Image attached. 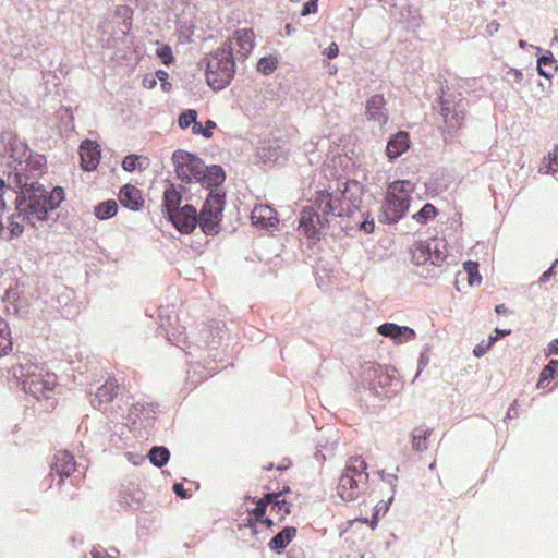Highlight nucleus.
<instances>
[{
    "label": "nucleus",
    "mask_w": 558,
    "mask_h": 558,
    "mask_svg": "<svg viewBox=\"0 0 558 558\" xmlns=\"http://www.w3.org/2000/svg\"><path fill=\"white\" fill-rule=\"evenodd\" d=\"M7 153L12 159L7 179H0V208L13 204L15 213L8 219L11 238L20 236L24 226L36 227L48 219V213L58 208L64 198L61 187L50 193L37 181L43 165L41 156H32L26 144L16 136L8 140Z\"/></svg>",
    "instance_id": "nucleus-1"
},
{
    "label": "nucleus",
    "mask_w": 558,
    "mask_h": 558,
    "mask_svg": "<svg viewBox=\"0 0 558 558\" xmlns=\"http://www.w3.org/2000/svg\"><path fill=\"white\" fill-rule=\"evenodd\" d=\"M354 162L348 156L333 155L328 158L324 175L329 183L316 193L312 206L304 207L300 217V228L308 239H317L319 230L328 222V217L342 216L345 213L344 201L350 186L359 187L356 175L350 183V168Z\"/></svg>",
    "instance_id": "nucleus-2"
},
{
    "label": "nucleus",
    "mask_w": 558,
    "mask_h": 558,
    "mask_svg": "<svg viewBox=\"0 0 558 558\" xmlns=\"http://www.w3.org/2000/svg\"><path fill=\"white\" fill-rule=\"evenodd\" d=\"M225 193L211 190L197 216L192 205H185L179 210L170 211L169 219L182 233L192 232L197 223L206 234H217L225 208Z\"/></svg>",
    "instance_id": "nucleus-3"
},
{
    "label": "nucleus",
    "mask_w": 558,
    "mask_h": 558,
    "mask_svg": "<svg viewBox=\"0 0 558 558\" xmlns=\"http://www.w3.org/2000/svg\"><path fill=\"white\" fill-rule=\"evenodd\" d=\"M172 162L177 177L182 182L195 181L210 191L218 190L226 179L221 167L216 165L206 167L201 158L183 149L173 153Z\"/></svg>",
    "instance_id": "nucleus-4"
},
{
    "label": "nucleus",
    "mask_w": 558,
    "mask_h": 558,
    "mask_svg": "<svg viewBox=\"0 0 558 558\" xmlns=\"http://www.w3.org/2000/svg\"><path fill=\"white\" fill-rule=\"evenodd\" d=\"M365 470L366 464L361 458L355 457L348 461L337 487L338 495L342 500H356L364 493L368 482V474Z\"/></svg>",
    "instance_id": "nucleus-5"
},
{
    "label": "nucleus",
    "mask_w": 558,
    "mask_h": 558,
    "mask_svg": "<svg viewBox=\"0 0 558 558\" xmlns=\"http://www.w3.org/2000/svg\"><path fill=\"white\" fill-rule=\"evenodd\" d=\"M414 184L409 180L395 181L389 184L383 205L384 218L388 223L401 219L411 205Z\"/></svg>",
    "instance_id": "nucleus-6"
},
{
    "label": "nucleus",
    "mask_w": 558,
    "mask_h": 558,
    "mask_svg": "<svg viewBox=\"0 0 558 558\" xmlns=\"http://www.w3.org/2000/svg\"><path fill=\"white\" fill-rule=\"evenodd\" d=\"M14 376L22 380L23 389L36 399L49 398L48 393L53 390L56 385L52 374L34 364L20 365L14 371Z\"/></svg>",
    "instance_id": "nucleus-7"
},
{
    "label": "nucleus",
    "mask_w": 558,
    "mask_h": 558,
    "mask_svg": "<svg viewBox=\"0 0 558 558\" xmlns=\"http://www.w3.org/2000/svg\"><path fill=\"white\" fill-rule=\"evenodd\" d=\"M230 53V50L220 48L207 60L206 80L213 89H222L233 77L235 59Z\"/></svg>",
    "instance_id": "nucleus-8"
},
{
    "label": "nucleus",
    "mask_w": 558,
    "mask_h": 558,
    "mask_svg": "<svg viewBox=\"0 0 558 558\" xmlns=\"http://www.w3.org/2000/svg\"><path fill=\"white\" fill-rule=\"evenodd\" d=\"M411 256L417 266H440L447 257V242L439 238L416 242L411 248Z\"/></svg>",
    "instance_id": "nucleus-9"
},
{
    "label": "nucleus",
    "mask_w": 558,
    "mask_h": 558,
    "mask_svg": "<svg viewBox=\"0 0 558 558\" xmlns=\"http://www.w3.org/2000/svg\"><path fill=\"white\" fill-rule=\"evenodd\" d=\"M222 48L230 50L234 59H245L254 48L253 31L247 28L235 31Z\"/></svg>",
    "instance_id": "nucleus-10"
},
{
    "label": "nucleus",
    "mask_w": 558,
    "mask_h": 558,
    "mask_svg": "<svg viewBox=\"0 0 558 558\" xmlns=\"http://www.w3.org/2000/svg\"><path fill=\"white\" fill-rule=\"evenodd\" d=\"M440 113L449 132H451L462 124L465 118V105L462 99L456 100L450 96L444 97Z\"/></svg>",
    "instance_id": "nucleus-11"
},
{
    "label": "nucleus",
    "mask_w": 558,
    "mask_h": 558,
    "mask_svg": "<svg viewBox=\"0 0 558 558\" xmlns=\"http://www.w3.org/2000/svg\"><path fill=\"white\" fill-rule=\"evenodd\" d=\"M377 332L391 339L395 344H402L415 339V331L408 326H399L393 323H385L378 326Z\"/></svg>",
    "instance_id": "nucleus-12"
},
{
    "label": "nucleus",
    "mask_w": 558,
    "mask_h": 558,
    "mask_svg": "<svg viewBox=\"0 0 558 558\" xmlns=\"http://www.w3.org/2000/svg\"><path fill=\"white\" fill-rule=\"evenodd\" d=\"M118 385L114 380H107L102 386H100L92 399V405L104 412H111L113 407L110 403L113 401L114 396L117 395Z\"/></svg>",
    "instance_id": "nucleus-13"
},
{
    "label": "nucleus",
    "mask_w": 558,
    "mask_h": 558,
    "mask_svg": "<svg viewBox=\"0 0 558 558\" xmlns=\"http://www.w3.org/2000/svg\"><path fill=\"white\" fill-rule=\"evenodd\" d=\"M82 168L85 171L96 169L100 160L99 145L90 140H85L80 147Z\"/></svg>",
    "instance_id": "nucleus-14"
},
{
    "label": "nucleus",
    "mask_w": 558,
    "mask_h": 558,
    "mask_svg": "<svg viewBox=\"0 0 558 558\" xmlns=\"http://www.w3.org/2000/svg\"><path fill=\"white\" fill-rule=\"evenodd\" d=\"M253 225L260 228H272L278 223L276 211L268 205H257L251 214Z\"/></svg>",
    "instance_id": "nucleus-15"
},
{
    "label": "nucleus",
    "mask_w": 558,
    "mask_h": 558,
    "mask_svg": "<svg viewBox=\"0 0 558 558\" xmlns=\"http://www.w3.org/2000/svg\"><path fill=\"white\" fill-rule=\"evenodd\" d=\"M384 106L385 100L380 95L371 97L366 104L367 118L375 121L379 126L384 125L388 119V114Z\"/></svg>",
    "instance_id": "nucleus-16"
},
{
    "label": "nucleus",
    "mask_w": 558,
    "mask_h": 558,
    "mask_svg": "<svg viewBox=\"0 0 558 558\" xmlns=\"http://www.w3.org/2000/svg\"><path fill=\"white\" fill-rule=\"evenodd\" d=\"M75 468L74 457L68 451H60L54 456L52 469L60 476V483L63 482L64 477L70 476Z\"/></svg>",
    "instance_id": "nucleus-17"
},
{
    "label": "nucleus",
    "mask_w": 558,
    "mask_h": 558,
    "mask_svg": "<svg viewBox=\"0 0 558 558\" xmlns=\"http://www.w3.org/2000/svg\"><path fill=\"white\" fill-rule=\"evenodd\" d=\"M409 135L405 132L396 133L387 143L386 153L389 159H396L409 149Z\"/></svg>",
    "instance_id": "nucleus-18"
},
{
    "label": "nucleus",
    "mask_w": 558,
    "mask_h": 558,
    "mask_svg": "<svg viewBox=\"0 0 558 558\" xmlns=\"http://www.w3.org/2000/svg\"><path fill=\"white\" fill-rule=\"evenodd\" d=\"M119 199L124 207L132 210H138L143 205L140 191L132 185H125L121 189Z\"/></svg>",
    "instance_id": "nucleus-19"
},
{
    "label": "nucleus",
    "mask_w": 558,
    "mask_h": 558,
    "mask_svg": "<svg viewBox=\"0 0 558 558\" xmlns=\"http://www.w3.org/2000/svg\"><path fill=\"white\" fill-rule=\"evenodd\" d=\"M4 301L7 302L8 312H13L17 316L27 314L28 303L24 298H20L15 291H8Z\"/></svg>",
    "instance_id": "nucleus-20"
},
{
    "label": "nucleus",
    "mask_w": 558,
    "mask_h": 558,
    "mask_svg": "<svg viewBox=\"0 0 558 558\" xmlns=\"http://www.w3.org/2000/svg\"><path fill=\"white\" fill-rule=\"evenodd\" d=\"M295 534L296 530L294 527L289 526L283 529L280 533L271 538L269 543L270 548L277 550L283 549L292 541Z\"/></svg>",
    "instance_id": "nucleus-21"
},
{
    "label": "nucleus",
    "mask_w": 558,
    "mask_h": 558,
    "mask_svg": "<svg viewBox=\"0 0 558 558\" xmlns=\"http://www.w3.org/2000/svg\"><path fill=\"white\" fill-rule=\"evenodd\" d=\"M149 166L147 157L138 155H129L122 161V168L125 171L132 172L134 170L143 171Z\"/></svg>",
    "instance_id": "nucleus-22"
},
{
    "label": "nucleus",
    "mask_w": 558,
    "mask_h": 558,
    "mask_svg": "<svg viewBox=\"0 0 558 558\" xmlns=\"http://www.w3.org/2000/svg\"><path fill=\"white\" fill-rule=\"evenodd\" d=\"M558 169V144L542 160L538 168L541 173H555Z\"/></svg>",
    "instance_id": "nucleus-23"
},
{
    "label": "nucleus",
    "mask_w": 558,
    "mask_h": 558,
    "mask_svg": "<svg viewBox=\"0 0 558 558\" xmlns=\"http://www.w3.org/2000/svg\"><path fill=\"white\" fill-rule=\"evenodd\" d=\"M12 350V339L9 325L0 318V357L7 355Z\"/></svg>",
    "instance_id": "nucleus-24"
},
{
    "label": "nucleus",
    "mask_w": 558,
    "mask_h": 558,
    "mask_svg": "<svg viewBox=\"0 0 558 558\" xmlns=\"http://www.w3.org/2000/svg\"><path fill=\"white\" fill-rule=\"evenodd\" d=\"M181 194L174 189H167L163 194L165 208L168 216L170 211L179 210L181 204Z\"/></svg>",
    "instance_id": "nucleus-25"
},
{
    "label": "nucleus",
    "mask_w": 558,
    "mask_h": 558,
    "mask_svg": "<svg viewBox=\"0 0 558 558\" xmlns=\"http://www.w3.org/2000/svg\"><path fill=\"white\" fill-rule=\"evenodd\" d=\"M118 205L114 201H106L95 207V215L98 219H108L117 214Z\"/></svg>",
    "instance_id": "nucleus-26"
},
{
    "label": "nucleus",
    "mask_w": 558,
    "mask_h": 558,
    "mask_svg": "<svg viewBox=\"0 0 558 558\" xmlns=\"http://www.w3.org/2000/svg\"><path fill=\"white\" fill-rule=\"evenodd\" d=\"M150 462L156 466L165 465L170 458V452L166 447H154L148 453Z\"/></svg>",
    "instance_id": "nucleus-27"
},
{
    "label": "nucleus",
    "mask_w": 558,
    "mask_h": 558,
    "mask_svg": "<svg viewBox=\"0 0 558 558\" xmlns=\"http://www.w3.org/2000/svg\"><path fill=\"white\" fill-rule=\"evenodd\" d=\"M437 214V209L434 205L427 203L425 204L417 213H415L412 218L418 223H426L432 220Z\"/></svg>",
    "instance_id": "nucleus-28"
},
{
    "label": "nucleus",
    "mask_w": 558,
    "mask_h": 558,
    "mask_svg": "<svg viewBox=\"0 0 558 558\" xmlns=\"http://www.w3.org/2000/svg\"><path fill=\"white\" fill-rule=\"evenodd\" d=\"M464 271L468 275L470 286H478L482 282V276L478 272V264L476 262H465L463 264Z\"/></svg>",
    "instance_id": "nucleus-29"
},
{
    "label": "nucleus",
    "mask_w": 558,
    "mask_h": 558,
    "mask_svg": "<svg viewBox=\"0 0 558 558\" xmlns=\"http://www.w3.org/2000/svg\"><path fill=\"white\" fill-rule=\"evenodd\" d=\"M558 371V360H550L549 363L542 369L541 378L537 383L538 388L544 387V381L554 378Z\"/></svg>",
    "instance_id": "nucleus-30"
},
{
    "label": "nucleus",
    "mask_w": 558,
    "mask_h": 558,
    "mask_svg": "<svg viewBox=\"0 0 558 558\" xmlns=\"http://www.w3.org/2000/svg\"><path fill=\"white\" fill-rule=\"evenodd\" d=\"M277 63L278 61L276 57H264L259 59L257 63V70L265 75H269L276 70Z\"/></svg>",
    "instance_id": "nucleus-31"
},
{
    "label": "nucleus",
    "mask_w": 558,
    "mask_h": 558,
    "mask_svg": "<svg viewBox=\"0 0 558 558\" xmlns=\"http://www.w3.org/2000/svg\"><path fill=\"white\" fill-rule=\"evenodd\" d=\"M426 430L423 428L414 429L412 434V447L416 451H423L426 449Z\"/></svg>",
    "instance_id": "nucleus-32"
},
{
    "label": "nucleus",
    "mask_w": 558,
    "mask_h": 558,
    "mask_svg": "<svg viewBox=\"0 0 558 558\" xmlns=\"http://www.w3.org/2000/svg\"><path fill=\"white\" fill-rule=\"evenodd\" d=\"M197 119V112L193 109H189L183 111L178 120L179 126L181 129H186L192 125L193 122Z\"/></svg>",
    "instance_id": "nucleus-33"
},
{
    "label": "nucleus",
    "mask_w": 558,
    "mask_h": 558,
    "mask_svg": "<svg viewBox=\"0 0 558 558\" xmlns=\"http://www.w3.org/2000/svg\"><path fill=\"white\" fill-rule=\"evenodd\" d=\"M93 558H120V553L116 548L95 547L92 551Z\"/></svg>",
    "instance_id": "nucleus-34"
},
{
    "label": "nucleus",
    "mask_w": 558,
    "mask_h": 558,
    "mask_svg": "<svg viewBox=\"0 0 558 558\" xmlns=\"http://www.w3.org/2000/svg\"><path fill=\"white\" fill-rule=\"evenodd\" d=\"M496 342V338H493V337H489L488 341L486 343L482 342L480 344H477L474 350H473V353L476 357H481L483 356L489 349L490 347Z\"/></svg>",
    "instance_id": "nucleus-35"
},
{
    "label": "nucleus",
    "mask_w": 558,
    "mask_h": 558,
    "mask_svg": "<svg viewBox=\"0 0 558 558\" xmlns=\"http://www.w3.org/2000/svg\"><path fill=\"white\" fill-rule=\"evenodd\" d=\"M157 56L162 60L165 64H169L172 60V51L169 46H162L157 49Z\"/></svg>",
    "instance_id": "nucleus-36"
},
{
    "label": "nucleus",
    "mask_w": 558,
    "mask_h": 558,
    "mask_svg": "<svg viewBox=\"0 0 558 558\" xmlns=\"http://www.w3.org/2000/svg\"><path fill=\"white\" fill-rule=\"evenodd\" d=\"M260 158H264V162H276L277 161V153L271 151L270 149H266L265 147L262 148Z\"/></svg>",
    "instance_id": "nucleus-37"
},
{
    "label": "nucleus",
    "mask_w": 558,
    "mask_h": 558,
    "mask_svg": "<svg viewBox=\"0 0 558 558\" xmlns=\"http://www.w3.org/2000/svg\"><path fill=\"white\" fill-rule=\"evenodd\" d=\"M555 62L553 53L550 51H546L545 54L541 56L537 60L539 66H547Z\"/></svg>",
    "instance_id": "nucleus-38"
},
{
    "label": "nucleus",
    "mask_w": 558,
    "mask_h": 558,
    "mask_svg": "<svg viewBox=\"0 0 558 558\" xmlns=\"http://www.w3.org/2000/svg\"><path fill=\"white\" fill-rule=\"evenodd\" d=\"M317 11V0H310L308 2H306L303 7V10L301 12V14L303 16L310 14V13H314Z\"/></svg>",
    "instance_id": "nucleus-39"
},
{
    "label": "nucleus",
    "mask_w": 558,
    "mask_h": 558,
    "mask_svg": "<svg viewBox=\"0 0 558 558\" xmlns=\"http://www.w3.org/2000/svg\"><path fill=\"white\" fill-rule=\"evenodd\" d=\"M192 132L194 134H202L207 138L211 136V133H209L208 131H204V128L199 122H197V120H195V122L192 123Z\"/></svg>",
    "instance_id": "nucleus-40"
},
{
    "label": "nucleus",
    "mask_w": 558,
    "mask_h": 558,
    "mask_svg": "<svg viewBox=\"0 0 558 558\" xmlns=\"http://www.w3.org/2000/svg\"><path fill=\"white\" fill-rule=\"evenodd\" d=\"M338 53L339 49L336 43H331L324 51V54H326L329 59L336 58Z\"/></svg>",
    "instance_id": "nucleus-41"
},
{
    "label": "nucleus",
    "mask_w": 558,
    "mask_h": 558,
    "mask_svg": "<svg viewBox=\"0 0 558 558\" xmlns=\"http://www.w3.org/2000/svg\"><path fill=\"white\" fill-rule=\"evenodd\" d=\"M156 84H157V81H156L155 75H146L143 78V86L147 89L154 88L156 86Z\"/></svg>",
    "instance_id": "nucleus-42"
},
{
    "label": "nucleus",
    "mask_w": 558,
    "mask_h": 558,
    "mask_svg": "<svg viewBox=\"0 0 558 558\" xmlns=\"http://www.w3.org/2000/svg\"><path fill=\"white\" fill-rule=\"evenodd\" d=\"M280 494H267L265 499L268 504H274L275 506H279L283 500H280Z\"/></svg>",
    "instance_id": "nucleus-43"
},
{
    "label": "nucleus",
    "mask_w": 558,
    "mask_h": 558,
    "mask_svg": "<svg viewBox=\"0 0 558 558\" xmlns=\"http://www.w3.org/2000/svg\"><path fill=\"white\" fill-rule=\"evenodd\" d=\"M155 77H156V81L159 80L162 82V88H163V90H167V87L169 86V84L166 82V80L168 77V73L162 70H159L156 72Z\"/></svg>",
    "instance_id": "nucleus-44"
},
{
    "label": "nucleus",
    "mask_w": 558,
    "mask_h": 558,
    "mask_svg": "<svg viewBox=\"0 0 558 558\" xmlns=\"http://www.w3.org/2000/svg\"><path fill=\"white\" fill-rule=\"evenodd\" d=\"M558 354V339H554L549 342L546 351V355Z\"/></svg>",
    "instance_id": "nucleus-45"
},
{
    "label": "nucleus",
    "mask_w": 558,
    "mask_h": 558,
    "mask_svg": "<svg viewBox=\"0 0 558 558\" xmlns=\"http://www.w3.org/2000/svg\"><path fill=\"white\" fill-rule=\"evenodd\" d=\"M361 229L365 232V233H372L375 229V223L373 220H365L361 223Z\"/></svg>",
    "instance_id": "nucleus-46"
},
{
    "label": "nucleus",
    "mask_w": 558,
    "mask_h": 558,
    "mask_svg": "<svg viewBox=\"0 0 558 558\" xmlns=\"http://www.w3.org/2000/svg\"><path fill=\"white\" fill-rule=\"evenodd\" d=\"M381 478H383V481H385L386 483L391 485L393 488L396 487V482H397V476L396 475H393V474H385L383 472L381 473Z\"/></svg>",
    "instance_id": "nucleus-47"
},
{
    "label": "nucleus",
    "mask_w": 558,
    "mask_h": 558,
    "mask_svg": "<svg viewBox=\"0 0 558 558\" xmlns=\"http://www.w3.org/2000/svg\"><path fill=\"white\" fill-rule=\"evenodd\" d=\"M174 493L180 496L181 498H186L187 494L181 483H175L173 486Z\"/></svg>",
    "instance_id": "nucleus-48"
},
{
    "label": "nucleus",
    "mask_w": 558,
    "mask_h": 558,
    "mask_svg": "<svg viewBox=\"0 0 558 558\" xmlns=\"http://www.w3.org/2000/svg\"><path fill=\"white\" fill-rule=\"evenodd\" d=\"M428 364V357L425 353H422L418 360L420 368H424Z\"/></svg>",
    "instance_id": "nucleus-49"
},
{
    "label": "nucleus",
    "mask_w": 558,
    "mask_h": 558,
    "mask_svg": "<svg viewBox=\"0 0 558 558\" xmlns=\"http://www.w3.org/2000/svg\"><path fill=\"white\" fill-rule=\"evenodd\" d=\"M495 336H492L493 338H496V340L499 338V337H504L506 335H509L510 333V330H504V329H495Z\"/></svg>",
    "instance_id": "nucleus-50"
},
{
    "label": "nucleus",
    "mask_w": 558,
    "mask_h": 558,
    "mask_svg": "<svg viewBox=\"0 0 558 558\" xmlns=\"http://www.w3.org/2000/svg\"><path fill=\"white\" fill-rule=\"evenodd\" d=\"M553 275V267L549 268L547 271H545L542 277H541V281L542 282H547L549 280V278L551 277Z\"/></svg>",
    "instance_id": "nucleus-51"
},
{
    "label": "nucleus",
    "mask_w": 558,
    "mask_h": 558,
    "mask_svg": "<svg viewBox=\"0 0 558 558\" xmlns=\"http://www.w3.org/2000/svg\"><path fill=\"white\" fill-rule=\"evenodd\" d=\"M537 72H538V74H539L541 76H544V77H546V78H550V74H549V73H547V72L544 70V66H539V65L537 64Z\"/></svg>",
    "instance_id": "nucleus-52"
},
{
    "label": "nucleus",
    "mask_w": 558,
    "mask_h": 558,
    "mask_svg": "<svg viewBox=\"0 0 558 558\" xmlns=\"http://www.w3.org/2000/svg\"><path fill=\"white\" fill-rule=\"evenodd\" d=\"M216 128V123L214 121L208 120L206 122V126L204 128V131H208L211 133V130Z\"/></svg>",
    "instance_id": "nucleus-53"
},
{
    "label": "nucleus",
    "mask_w": 558,
    "mask_h": 558,
    "mask_svg": "<svg viewBox=\"0 0 558 558\" xmlns=\"http://www.w3.org/2000/svg\"><path fill=\"white\" fill-rule=\"evenodd\" d=\"M495 311L498 314H505L507 312V308L504 304H499L495 307Z\"/></svg>",
    "instance_id": "nucleus-54"
},
{
    "label": "nucleus",
    "mask_w": 558,
    "mask_h": 558,
    "mask_svg": "<svg viewBox=\"0 0 558 558\" xmlns=\"http://www.w3.org/2000/svg\"><path fill=\"white\" fill-rule=\"evenodd\" d=\"M284 29H286V33H287L288 35H291V34L293 33V31H294V28L292 27V25H291V24H287V25L284 26Z\"/></svg>",
    "instance_id": "nucleus-55"
},
{
    "label": "nucleus",
    "mask_w": 558,
    "mask_h": 558,
    "mask_svg": "<svg viewBox=\"0 0 558 558\" xmlns=\"http://www.w3.org/2000/svg\"><path fill=\"white\" fill-rule=\"evenodd\" d=\"M256 510H257V511H260L262 513H264V511H265V504H264V501H260V502L257 505Z\"/></svg>",
    "instance_id": "nucleus-56"
},
{
    "label": "nucleus",
    "mask_w": 558,
    "mask_h": 558,
    "mask_svg": "<svg viewBox=\"0 0 558 558\" xmlns=\"http://www.w3.org/2000/svg\"><path fill=\"white\" fill-rule=\"evenodd\" d=\"M513 73H514V77H515L517 80H521V78H522V73H521V72H519V71L514 70V71H513Z\"/></svg>",
    "instance_id": "nucleus-57"
},
{
    "label": "nucleus",
    "mask_w": 558,
    "mask_h": 558,
    "mask_svg": "<svg viewBox=\"0 0 558 558\" xmlns=\"http://www.w3.org/2000/svg\"><path fill=\"white\" fill-rule=\"evenodd\" d=\"M519 47L525 48V47H527V43L525 40L521 39V40H519Z\"/></svg>",
    "instance_id": "nucleus-58"
},
{
    "label": "nucleus",
    "mask_w": 558,
    "mask_h": 558,
    "mask_svg": "<svg viewBox=\"0 0 558 558\" xmlns=\"http://www.w3.org/2000/svg\"><path fill=\"white\" fill-rule=\"evenodd\" d=\"M4 228L2 221H0V236H4Z\"/></svg>",
    "instance_id": "nucleus-59"
},
{
    "label": "nucleus",
    "mask_w": 558,
    "mask_h": 558,
    "mask_svg": "<svg viewBox=\"0 0 558 558\" xmlns=\"http://www.w3.org/2000/svg\"><path fill=\"white\" fill-rule=\"evenodd\" d=\"M531 47H532V48H534L537 52H539V51H541V48H539V47H534V46H532V45H531Z\"/></svg>",
    "instance_id": "nucleus-60"
},
{
    "label": "nucleus",
    "mask_w": 558,
    "mask_h": 558,
    "mask_svg": "<svg viewBox=\"0 0 558 558\" xmlns=\"http://www.w3.org/2000/svg\"><path fill=\"white\" fill-rule=\"evenodd\" d=\"M132 463L133 464H138V461H136V459H133Z\"/></svg>",
    "instance_id": "nucleus-61"
},
{
    "label": "nucleus",
    "mask_w": 558,
    "mask_h": 558,
    "mask_svg": "<svg viewBox=\"0 0 558 558\" xmlns=\"http://www.w3.org/2000/svg\"><path fill=\"white\" fill-rule=\"evenodd\" d=\"M132 463L133 464H138V461H136V459H133Z\"/></svg>",
    "instance_id": "nucleus-62"
},
{
    "label": "nucleus",
    "mask_w": 558,
    "mask_h": 558,
    "mask_svg": "<svg viewBox=\"0 0 558 558\" xmlns=\"http://www.w3.org/2000/svg\"><path fill=\"white\" fill-rule=\"evenodd\" d=\"M393 497H390L389 500H388V504H391Z\"/></svg>",
    "instance_id": "nucleus-63"
},
{
    "label": "nucleus",
    "mask_w": 558,
    "mask_h": 558,
    "mask_svg": "<svg viewBox=\"0 0 558 558\" xmlns=\"http://www.w3.org/2000/svg\"><path fill=\"white\" fill-rule=\"evenodd\" d=\"M555 70L558 71V65L555 66Z\"/></svg>",
    "instance_id": "nucleus-64"
}]
</instances>
